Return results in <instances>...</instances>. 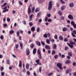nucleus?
Masks as SVG:
<instances>
[{"label":"nucleus","instance_id":"2f4dec72","mask_svg":"<svg viewBox=\"0 0 76 76\" xmlns=\"http://www.w3.org/2000/svg\"><path fill=\"white\" fill-rule=\"evenodd\" d=\"M44 1V0H40L39 1V3H42Z\"/></svg>","mask_w":76,"mask_h":76},{"label":"nucleus","instance_id":"9d476101","mask_svg":"<svg viewBox=\"0 0 76 76\" xmlns=\"http://www.w3.org/2000/svg\"><path fill=\"white\" fill-rule=\"evenodd\" d=\"M45 48L47 50H50V49H51L50 46H49L48 45H46L45 46Z\"/></svg>","mask_w":76,"mask_h":76},{"label":"nucleus","instance_id":"c756f323","mask_svg":"<svg viewBox=\"0 0 76 76\" xmlns=\"http://www.w3.org/2000/svg\"><path fill=\"white\" fill-rule=\"evenodd\" d=\"M68 55H69V56L71 57V56H72V52H69L68 53Z\"/></svg>","mask_w":76,"mask_h":76},{"label":"nucleus","instance_id":"cd10ccee","mask_svg":"<svg viewBox=\"0 0 76 76\" xmlns=\"http://www.w3.org/2000/svg\"><path fill=\"white\" fill-rule=\"evenodd\" d=\"M56 54V51L54 50H52V55H53L54 54Z\"/></svg>","mask_w":76,"mask_h":76},{"label":"nucleus","instance_id":"423d86ee","mask_svg":"<svg viewBox=\"0 0 76 76\" xmlns=\"http://www.w3.org/2000/svg\"><path fill=\"white\" fill-rule=\"evenodd\" d=\"M39 61H40V60H39V59H38L36 60L35 62L37 63L39 65H41V64H42L41 63V62Z\"/></svg>","mask_w":76,"mask_h":76},{"label":"nucleus","instance_id":"2eb2a0df","mask_svg":"<svg viewBox=\"0 0 76 76\" xmlns=\"http://www.w3.org/2000/svg\"><path fill=\"white\" fill-rule=\"evenodd\" d=\"M69 6L70 7H73V6H74L73 3H70L69 4Z\"/></svg>","mask_w":76,"mask_h":76},{"label":"nucleus","instance_id":"f8f14e48","mask_svg":"<svg viewBox=\"0 0 76 76\" xmlns=\"http://www.w3.org/2000/svg\"><path fill=\"white\" fill-rule=\"evenodd\" d=\"M19 44L20 45L21 49H22V48H23V44H22V42H19Z\"/></svg>","mask_w":76,"mask_h":76},{"label":"nucleus","instance_id":"a19ab883","mask_svg":"<svg viewBox=\"0 0 76 76\" xmlns=\"http://www.w3.org/2000/svg\"><path fill=\"white\" fill-rule=\"evenodd\" d=\"M37 32H39V31L40 30V29L38 27L37 28Z\"/></svg>","mask_w":76,"mask_h":76},{"label":"nucleus","instance_id":"f704fd0d","mask_svg":"<svg viewBox=\"0 0 76 76\" xmlns=\"http://www.w3.org/2000/svg\"><path fill=\"white\" fill-rule=\"evenodd\" d=\"M18 3L20 5V6H22V5H23V3H22L21 1H19Z\"/></svg>","mask_w":76,"mask_h":76},{"label":"nucleus","instance_id":"4be33fe9","mask_svg":"<svg viewBox=\"0 0 76 76\" xmlns=\"http://www.w3.org/2000/svg\"><path fill=\"white\" fill-rule=\"evenodd\" d=\"M9 33L10 34H14V31L13 30L10 31H9Z\"/></svg>","mask_w":76,"mask_h":76},{"label":"nucleus","instance_id":"e2e57ef3","mask_svg":"<svg viewBox=\"0 0 76 76\" xmlns=\"http://www.w3.org/2000/svg\"><path fill=\"white\" fill-rule=\"evenodd\" d=\"M42 68H41V67H39V72H40V73H41V71H42Z\"/></svg>","mask_w":76,"mask_h":76},{"label":"nucleus","instance_id":"4d7b16f0","mask_svg":"<svg viewBox=\"0 0 76 76\" xmlns=\"http://www.w3.org/2000/svg\"><path fill=\"white\" fill-rule=\"evenodd\" d=\"M39 55V58L41 59V58H42V56H41V54H40Z\"/></svg>","mask_w":76,"mask_h":76},{"label":"nucleus","instance_id":"dca6fc26","mask_svg":"<svg viewBox=\"0 0 76 76\" xmlns=\"http://www.w3.org/2000/svg\"><path fill=\"white\" fill-rule=\"evenodd\" d=\"M46 42L47 43V44H50V39H47L46 40Z\"/></svg>","mask_w":76,"mask_h":76},{"label":"nucleus","instance_id":"c9c22d12","mask_svg":"<svg viewBox=\"0 0 76 76\" xmlns=\"http://www.w3.org/2000/svg\"><path fill=\"white\" fill-rule=\"evenodd\" d=\"M23 72V73H26V69H25V68H23V69L22 70Z\"/></svg>","mask_w":76,"mask_h":76},{"label":"nucleus","instance_id":"f257e3e1","mask_svg":"<svg viewBox=\"0 0 76 76\" xmlns=\"http://www.w3.org/2000/svg\"><path fill=\"white\" fill-rule=\"evenodd\" d=\"M69 43L70 44L68 43H67V44L68 46H69V47H70L71 49H72V48H73V45H75V44H76V43H75V42H73V40H72L71 39H69Z\"/></svg>","mask_w":76,"mask_h":76},{"label":"nucleus","instance_id":"8fccbe9b","mask_svg":"<svg viewBox=\"0 0 76 76\" xmlns=\"http://www.w3.org/2000/svg\"><path fill=\"white\" fill-rule=\"evenodd\" d=\"M29 25L30 26H32V25H33V23H32L30 22L29 23Z\"/></svg>","mask_w":76,"mask_h":76},{"label":"nucleus","instance_id":"0eeeda50","mask_svg":"<svg viewBox=\"0 0 76 76\" xmlns=\"http://www.w3.org/2000/svg\"><path fill=\"white\" fill-rule=\"evenodd\" d=\"M26 52L27 56H28V55H29V54H30V50H29V48H27L26 49Z\"/></svg>","mask_w":76,"mask_h":76},{"label":"nucleus","instance_id":"f3484780","mask_svg":"<svg viewBox=\"0 0 76 76\" xmlns=\"http://www.w3.org/2000/svg\"><path fill=\"white\" fill-rule=\"evenodd\" d=\"M36 44L38 46H41V43L39 41L36 42Z\"/></svg>","mask_w":76,"mask_h":76},{"label":"nucleus","instance_id":"37998d69","mask_svg":"<svg viewBox=\"0 0 76 76\" xmlns=\"http://www.w3.org/2000/svg\"><path fill=\"white\" fill-rule=\"evenodd\" d=\"M60 0L61 1V3H62V4H64V3H65L64 2L63 0Z\"/></svg>","mask_w":76,"mask_h":76},{"label":"nucleus","instance_id":"774afa93","mask_svg":"<svg viewBox=\"0 0 76 76\" xmlns=\"http://www.w3.org/2000/svg\"><path fill=\"white\" fill-rule=\"evenodd\" d=\"M48 37H50V33H48Z\"/></svg>","mask_w":76,"mask_h":76},{"label":"nucleus","instance_id":"de8ad7c7","mask_svg":"<svg viewBox=\"0 0 76 76\" xmlns=\"http://www.w3.org/2000/svg\"><path fill=\"white\" fill-rule=\"evenodd\" d=\"M65 50H69V47L68 46H66L65 47Z\"/></svg>","mask_w":76,"mask_h":76},{"label":"nucleus","instance_id":"ddd939ff","mask_svg":"<svg viewBox=\"0 0 76 76\" xmlns=\"http://www.w3.org/2000/svg\"><path fill=\"white\" fill-rule=\"evenodd\" d=\"M35 30V28L34 27H32L31 28V31L32 32H34Z\"/></svg>","mask_w":76,"mask_h":76},{"label":"nucleus","instance_id":"c03bdc74","mask_svg":"<svg viewBox=\"0 0 76 76\" xmlns=\"http://www.w3.org/2000/svg\"><path fill=\"white\" fill-rule=\"evenodd\" d=\"M33 16V15L31 14L30 15V16H29V18L30 19H32V17Z\"/></svg>","mask_w":76,"mask_h":76},{"label":"nucleus","instance_id":"13d9d810","mask_svg":"<svg viewBox=\"0 0 76 76\" xmlns=\"http://www.w3.org/2000/svg\"><path fill=\"white\" fill-rule=\"evenodd\" d=\"M34 10H35V7H33L32 10V12H34Z\"/></svg>","mask_w":76,"mask_h":76},{"label":"nucleus","instance_id":"393cba45","mask_svg":"<svg viewBox=\"0 0 76 76\" xmlns=\"http://www.w3.org/2000/svg\"><path fill=\"white\" fill-rule=\"evenodd\" d=\"M70 63V61L67 60L65 62V64H69Z\"/></svg>","mask_w":76,"mask_h":76},{"label":"nucleus","instance_id":"6e6552de","mask_svg":"<svg viewBox=\"0 0 76 76\" xmlns=\"http://www.w3.org/2000/svg\"><path fill=\"white\" fill-rule=\"evenodd\" d=\"M68 18L70 20H73V15H69L68 16Z\"/></svg>","mask_w":76,"mask_h":76},{"label":"nucleus","instance_id":"39448f33","mask_svg":"<svg viewBox=\"0 0 76 76\" xmlns=\"http://www.w3.org/2000/svg\"><path fill=\"white\" fill-rule=\"evenodd\" d=\"M19 31H17L16 33V34L17 35V37H19V40H21L22 39V37L20 36H19V35H20V34Z\"/></svg>","mask_w":76,"mask_h":76},{"label":"nucleus","instance_id":"f03ea898","mask_svg":"<svg viewBox=\"0 0 76 76\" xmlns=\"http://www.w3.org/2000/svg\"><path fill=\"white\" fill-rule=\"evenodd\" d=\"M53 3V1H50L49 2V7H48V10H50L52 8V3Z\"/></svg>","mask_w":76,"mask_h":76},{"label":"nucleus","instance_id":"4468645a","mask_svg":"<svg viewBox=\"0 0 76 76\" xmlns=\"http://www.w3.org/2000/svg\"><path fill=\"white\" fill-rule=\"evenodd\" d=\"M62 30L63 32L67 31V28L66 27H64V28H63Z\"/></svg>","mask_w":76,"mask_h":76},{"label":"nucleus","instance_id":"79ce46f5","mask_svg":"<svg viewBox=\"0 0 76 76\" xmlns=\"http://www.w3.org/2000/svg\"><path fill=\"white\" fill-rule=\"evenodd\" d=\"M23 23L24 25H26V21L24 20L23 21Z\"/></svg>","mask_w":76,"mask_h":76},{"label":"nucleus","instance_id":"aec40b11","mask_svg":"<svg viewBox=\"0 0 76 76\" xmlns=\"http://www.w3.org/2000/svg\"><path fill=\"white\" fill-rule=\"evenodd\" d=\"M59 39L61 41H63V37L62 36H59Z\"/></svg>","mask_w":76,"mask_h":76},{"label":"nucleus","instance_id":"680f3d73","mask_svg":"<svg viewBox=\"0 0 76 76\" xmlns=\"http://www.w3.org/2000/svg\"><path fill=\"white\" fill-rule=\"evenodd\" d=\"M73 34H75L76 35V30H73Z\"/></svg>","mask_w":76,"mask_h":76},{"label":"nucleus","instance_id":"412c9836","mask_svg":"<svg viewBox=\"0 0 76 76\" xmlns=\"http://www.w3.org/2000/svg\"><path fill=\"white\" fill-rule=\"evenodd\" d=\"M58 14L60 16H61L62 15V12L61 11H59L58 12Z\"/></svg>","mask_w":76,"mask_h":76},{"label":"nucleus","instance_id":"58836bf2","mask_svg":"<svg viewBox=\"0 0 76 76\" xmlns=\"http://www.w3.org/2000/svg\"><path fill=\"white\" fill-rule=\"evenodd\" d=\"M71 35L72 36H73V37H76V35L75 34L73 33H72Z\"/></svg>","mask_w":76,"mask_h":76},{"label":"nucleus","instance_id":"4c0bfd02","mask_svg":"<svg viewBox=\"0 0 76 76\" xmlns=\"http://www.w3.org/2000/svg\"><path fill=\"white\" fill-rule=\"evenodd\" d=\"M41 42L42 45L43 46H44L45 45V43L44 42H43L42 41H41Z\"/></svg>","mask_w":76,"mask_h":76},{"label":"nucleus","instance_id":"a18cd8bd","mask_svg":"<svg viewBox=\"0 0 76 76\" xmlns=\"http://www.w3.org/2000/svg\"><path fill=\"white\" fill-rule=\"evenodd\" d=\"M4 70V68L3 67V66H1V72H2L3 70Z\"/></svg>","mask_w":76,"mask_h":76},{"label":"nucleus","instance_id":"9b49d317","mask_svg":"<svg viewBox=\"0 0 76 76\" xmlns=\"http://www.w3.org/2000/svg\"><path fill=\"white\" fill-rule=\"evenodd\" d=\"M29 64L28 63H27L26 64V68L27 70L29 69Z\"/></svg>","mask_w":76,"mask_h":76},{"label":"nucleus","instance_id":"20e7f679","mask_svg":"<svg viewBox=\"0 0 76 76\" xmlns=\"http://www.w3.org/2000/svg\"><path fill=\"white\" fill-rule=\"evenodd\" d=\"M31 7H32V4H30L29 7L28 8V13L30 15L31 13Z\"/></svg>","mask_w":76,"mask_h":76},{"label":"nucleus","instance_id":"bf43d9fd","mask_svg":"<svg viewBox=\"0 0 76 76\" xmlns=\"http://www.w3.org/2000/svg\"><path fill=\"white\" fill-rule=\"evenodd\" d=\"M16 13V11L15 10H13L12 11V14H15Z\"/></svg>","mask_w":76,"mask_h":76},{"label":"nucleus","instance_id":"bb28decb","mask_svg":"<svg viewBox=\"0 0 76 76\" xmlns=\"http://www.w3.org/2000/svg\"><path fill=\"white\" fill-rule=\"evenodd\" d=\"M41 13L40 12H39V13H38L37 15V17H39V16H41Z\"/></svg>","mask_w":76,"mask_h":76},{"label":"nucleus","instance_id":"603ef678","mask_svg":"<svg viewBox=\"0 0 76 76\" xmlns=\"http://www.w3.org/2000/svg\"><path fill=\"white\" fill-rule=\"evenodd\" d=\"M7 22H10V19L9 18H7Z\"/></svg>","mask_w":76,"mask_h":76},{"label":"nucleus","instance_id":"1a4fd4ad","mask_svg":"<svg viewBox=\"0 0 76 76\" xmlns=\"http://www.w3.org/2000/svg\"><path fill=\"white\" fill-rule=\"evenodd\" d=\"M71 24L73 26L74 28H76V24L75 23L74 21H72L71 22Z\"/></svg>","mask_w":76,"mask_h":76},{"label":"nucleus","instance_id":"864d4df0","mask_svg":"<svg viewBox=\"0 0 76 76\" xmlns=\"http://www.w3.org/2000/svg\"><path fill=\"white\" fill-rule=\"evenodd\" d=\"M1 76H4V72H2L1 73Z\"/></svg>","mask_w":76,"mask_h":76},{"label":"nucleus","instance_id":"338daca9","mask_svg":"<svg viewBox=\"0 0 76 76\" xmlns=\"http://www.w3.org/2000/svg\"><path fill=\"white\" fill-rule=\"evenodd\" d=\"M39 22L40 23L41 22H42V19H40L39 20H38Z\"/></svg>","mask_w":76,"mask_h":76},{"label":"nucleus","instance_id":"49530a36","mask_svg":"<svg viewBox=\"0 0 76 76\" xmlns=\"http://www.w3.org/2000/svg\"><path fill=\"white\" fill-rule=\"evenodd\" d=\"M19 47V44L16 45H15V48L16 49H18Z\"/></svg>","mask_w":76,"mask_h":76},{"label":"nucleus","instance_id":"ea45409f","mask_svg":"<svg viewBox=\"0 0 76 76\" xmlns=\"http://www.w3.org/2000/svg\"><path fill=\"white\" fill-rule=\"evenodd\" d=\"M26 74L27 75H31V73H30V72H29V71H27L26 72Z\"/></svg>","mask_w":76,"mask_h":76},{"label":"nucleus","instance_id":"09e8293b","mask_svg":"<svg viewBox=\"0 0 76 76\" xmlns=\"http://www.w3.org/2000/svg\"><path fill=\"white\" fill-rule=\"evenodd\" d=\"M47 33H45L44 35V37L45 38H47Z\"/></svg>","mask_w":76,"mask_h":76},{"label":"nucleus","instance_id":"a211bd4d","mask_svg":"<svg viewBox=\"0 0 76 76\" xmlns=\"http://www.w3.org/2000/svg\"><path fill=\"white\" fill-rule=\"evenodd\" d=\"M22 66V61H19V67H21Z\"/></svg>","mask_w":76,"mask_h":76},{"label":"nucleus","instance_id":"69168bd1","mask_svg":"<svg viewBox=\"0 0 76 76\" xmlns=\"http://www.w3.org/2000/svg\"><path fill=\"white\" fill-rule=\"evenodd\" d=\"M68 70V72H70L71 71H72V69L70 68H69L67 69Z\"/></svg>","mask_w":76,"mask_h":76},{"label":"nucleus","instance_id":"5701e85b","mask_svg":"<svg viewBox=\"0 0 76 76\" xmlns=\"http://www.w3.org/2000/svg\"><path fill=\"white\" fill-rule=\"evenodd\" d=\"M37 53L39 55V54H41V51H40V50H39V49H38L37 50Z\"/></svg>","mask_w":76,"mask_h":76},{"label":"nucleus","instance_id":"6ab92c4d","mask_svg":"<svg viewBox=\"0 0 76 76\" xmlns=\"http://www.w3.org/2000/svg\"><path fill=\"white\" fill-rule=\"evenodd\" d=\"M36 51H37L36 48H35L33 49V54H36Z\"/></svg>","mask_w":76,"mask_h":76},{"label":"nucleus","instance_id":"b1692460","mask_svg":"<svg viewBox=\"0 0 76 76\" xmlns=\"http://www.w3.org/2000/svg\"><path fill=\"white\" fill-rule=\"evenodd\" d=\"M66 8V7L64 6H62L61 7V10H63Z\"/></svg>","mask_w":76,"mask_h":76},{"label":"nucleus","instance_id":"7ed1b4c3","mask_svg":"<svg viewBox=\"0 0 76 76\" xmlns=\"http://www.w3.org/2000/svg\"><path fill=\"white\" fill-rule=\"evenodd\" d=\"M57 66L58 67L60 70H63V67H62V64L61 63H58L57 64Z\"/></svg>","mask_w":76,"mask_h":76},{"label":"nucleus","instance_id":"a878e982","mask_svg":"<svg viewBox=\"0 0 76 76\" xmlns=\"http://www.w3.org/2000/svg\"><path fill=\"white\" fill-rule=\"evenodd\" d=\"M57 48V45H56L55 44L53 45V49L54 50H55V49H56Z\"/></svg>","mask_w":76,"mask_h":76},{"label":"nucleus","instance_id":"3c124183","mask_svg":"<svg viewBox=\"0 0 76 76\" xmlns=\"http://www.w3.org/2000/svg\"><path fill=\"white\" fill-rule=\"evenodd\" d=\"M60 20H64V17H62L60 18Z\"/></svg>","mask_w":76,"mask_h":76},{"label":"nucleus","instance_id":"473e14b6","mask_svg":"<svg viewBox=\"0 0 76 76\" xmlns=\"http://www.w3.org/2000/svg\"><path fill=\"white\" fill-rule=\"evenodd\" d=\"M64 42H67L68 41V39L66 38H64Z\"/></svg>","mask_w":76,"mask_h":76},{"label":"nucleus","instance_id":"7c9ffc66","mask_svg":"<svg viewBox=\"0 0 76 76\" xmlns=\"http://www.w3.org/2000/svg\"><path fill=\"white\" fill-rule=\"evenodd\" d=\"M30 47L31 48H33L34 47V44H32L31 45H30Z\"/></svg>","mask_w":76,"mask_h":76},{"label":"nucleus","instance_id":"e433bc0d","mask_svg":"<svg viewBox=\"0 0 76 76\" xmlns=\"http://www.w3.org/2000/svg\"><path fill=\"white\" fill-rule=\"evenodd\" d=\"M54 38L55 39H57V38H58V37H57V35L56 34L54 36Z\"/></svg>","mask_w":76,"mask_h":76},{"label":"nucleus","instance_id":"72a5a7b5","mask_svg":"<svg viewBox=\"0 0 76 76\" xmlns=\"http://www.w3.org/2000/svg\"><path fill=\"white\" fill-rule=\"evenodd\" d=\"M7 64H10V61L9 60H7V62H6Z\"/></svg>","mask_w":76,"mask_h":76},{"label":"nucleus","instance_id":"6e6d98bb","mask_svg":"<svg viewBox=\"0 0 76 76\" xmlns=\"http://www.w3.org/2000/svg\"><path fill=\"white\" fill-rule=\"evenodd\" d=\"M52 75H53V73L52 72H50L49 74H48V76H51Z\"/></svg>","mask_w":76,"mask_h":76},{"label":"nucleus","instance_id":"c85d7f7f","mask_svg":"<svg viewBox=\"0 0 76 76\" xmlns=\"http://www.w3.org/2000/svg\"><path fill=\"white\" fill-rule=\"evenodd\" d=\"M39 10V8H37L35 10V12H38Z\"/></svg>","mask_w":76,"mask_h":76},{"label":"nucleus","instance_id":"052dcab7","mask_svg":"<svg viewBox=\"0 0 76 76\" xmlns=\"http://www.w3.org/2000/svg\"><path fill=\"white\" fill-rule=\"evenodd\" d=\"M45 22H47V20H48V17H46L45 18Z\"/></svg>","mask_w":76,"mask_h":76},{"label":"nucleus","instance_id":"0e129e2a","mask_svg":"<svg viewBox=\"0 0 76 76\" xmlns=\"http://www.w3.org/2000/svg\"><path fill=\"white\" fill-rule=\"evenodd\" d=\"M48 22H52V20L51 19H49L48 20Z\"/></svg>","mask_w":76,"mask_h":76},{"label":"nucleus","instance_id":"5fc2aeb1","mask_svg":"<svg viewBox=\"0 0 76 76\" xmlns=\"http://www.w3.org/2000/svg\"><path fill=\"white\" fill-rule=\"evenodd\" d=\"M55 58L57 59L58 58V55H56L54 56Z\"/></svg>","mask_w":76,"mask_h":76}]
</instances>
